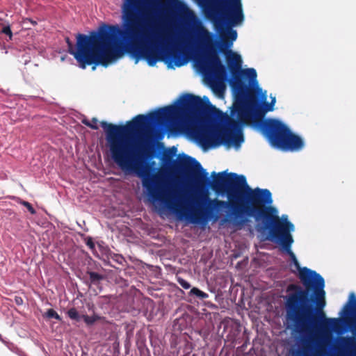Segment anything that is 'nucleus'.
I'll return each instance as SVG.
<instances>
[{
	"instance_id": "nucleus-25",
	"label": "nucleus",
	"mask_w": 356,
	"mask_h": 356,
	"mask_svg": "<svg viewBox=\"0 0 356 356\" xmlns=\"http://www.w3.org/2000/svg\"><path fill=\"white\" fill-rule=\"evenodd\" d=\"M20 204H22L23 206H24L31 214L35 213V210L34 209L33 206L29 202L22 200L20 202Z\"/></svg>"
},
{
	"instance_id": "nucleus-8",
	"label": "nucleus",
	"mask_w": 356,
	"mask_h": 356,
	"mask_svg": "<svg viewBox=\"0 0 356 356\" xmlns=\"http://www.w3.org/2000/svg\"><path fill=\"white\" fill-rule=\"evenodd\" d=\"M238 128V124L234 120L228 122L225 129L200 124L192 127L191 134L204 147H216L221 144L238 147L243 142V136L241 134H234L232 131Z\"/></svg>"
},
{
	"instance_id": "nucleus-39",
	"label": "nucleus",
	"mask_w": 356,
	"mask_h": 356,
	"mask_svg": "<svg viewBox=\"0 0 356 356\" xmlns=\"http://www.w3.org/2000/svg\"><path fill=\"white\" fill-rule=\"evenodd\" d=\"M192 356H195V355H193Z\"/></svg>"
},
{
	"instance_id": "nucleus-26",
	"label": "nucleus",
	"mask_w": 356,
	"mask_h": 356,
	"mask_svg": "<svg viewBox=\"0 0 356 356\" xmlns=\"http://www.w3.org/2000/svg\"><path fill=\"white\" fill-rule=\"evenodd\" d=\"M177 282L185 289H188L191 288V284L181 277H177Z\"/></svg>"
},
{
	"instance_id": "nucleus-27",
	"label": "nucleus",
	"mask_w": 356,
	"mask_h": 356,
	"mask_svg": "<svg viewBox=\"0 0 356 356\" xmlns=\"http://www.w3.org/2000/svg\"><path fill=\"white\" fill-rule=\"evenodd\" d=\"M86 243L90 250L95 249V245L91 237H88L86 239Z\"/></svg>"
},
{
	"instance_id": "nucleus-23",
	"label": "nucleus",
	"mask_w": 356,
	"mask_h": 356,
	"mask_svg": "<svg viewBox=\"0 0 356 356\" xmlns=\"http://www.w3.org/2000/svg\"><path fill=\"white\" fill-rule=\"evenodd\" d=\"M82 317H83L84 321L88 325H92L98 318V317L95 315V313H93V315H92L90 316H87V315H82Z\"/></svg>"
},
{
	"instance_id": "nucleus-18",
	"label": "nucleus",
	"mask_w": 356,
	"mask_h": 356,
	"mask_svg": "<svg viewBox=\"0 0 356 356\" xmlns=\"http://www.w3.org/2000/svg\"><path fill=\"white\" fill-rule=\"evenodd\" d=\"M89 275L90 282L92 284L98 285L102 280H104V275L99 274L96 272H88Z\"/></svg>"
},
{
	"instance_id": "nucleus-29",
	"label": "nucleus",
	"mask_w": 356,
	"mask_h": 356,
	"mask_svg": "<svg viewBox=\"0 0 356 356\" xmlns=\"http://www.w3.org/2000/svg\"><path fill=\"white\" fill-rule=\"evenodd\" d=\"M114 257L115 261H116L120 264H122V263L124 261V259L122 255L115 254Z\"/></svg>"
},
{
	"instance_id": "nucleus-22",
	"label": "nucleus",
	"mask_w": 356,
	"mask_h": 356,
	"mask_svg": "<svg viewBox=\"0 0 356 356\" xmlns=\"http://www.w3.org/2000/svg\"><path fill=\"white\" fill-rule=\"evenodd\" d=\"M0 33H3L6 36L8 37L7 41L11 40L13 38V33L10 29V25L3 26L1 29H0Z\"/></svg>"
},
{
	"instance_id": "nucleus-10",
	"label": "nucleus",
	"mask_w": 356,
	"mask_h": 356,
	"mask_svg": "<svg viewBox=\"0 0 356 356\" xmlns=\"http://www.w3.org/2000/svg\"><path fill=\"white\" fill-rule=\"evenodd\" d=\"M287 318L294 322L296 329L301 334L298 339V343L302 346H298L296 349L290 351L291 356H312L314 351V346L307 347L311 341V337L303 334L306 329L309 316L323 317L325 313H286Z\"/></svg>"
},
{
	"instance_id": "nucleus-35",
	"label": "nucleus",
	"mask_w": 356,
	"mask_h": 356,
	"mask_svg": "<svg viewBox=\"0 0 356 356\" xmlns=\"http://www.w3.org/2000/svg\"><path fill=\"white\" fill-rule=\"evenodd\" d=\"M33 24H36V22L31 20V19H29Z\"/></svg>"
},
{
	"instance_id": "nucleus-31",
	"label": "nucleus",
	"mask_w": 356,
	"mask_h": 356,
	"mask_svg": "<svg viewBox=\"0 0 356 356\" xmlns=\"http://www.w3.org/2000/svg\"><path fill=\"white\" fill-rule=\"evenodd\" d=\"M69 316L72 319H78L79 318L80 313H67Z\"/></svg>"
},
{
	"instance_id": "nucleus-13",
	"label": "nucleus",
	"mask_w": 356,
	"mask_h": 356,
	"mask_svg": "<svg viewBox=\"0 0 356 356\" xmlns=\"http://www.w3.org/2000/svg\"><path fill=\"white\" fill-rule=\"evenodd\" d=\"M304 147L303 140L290 130L278 149L283 151H300Z\"/></svg>"
},
{
	"instance_id": "nucleus-6",
	"label": "nucleus",
	"mask_w": 356,
	"mask_h": 356,
	"mask_svg": "<svg viewBox=\"0 0 356 356\" xmlns=\"http://www.w3.org/2000/svg\"><path fill=\"white\" fill-rule=\"evenodd\" d=\"M260 220L262 224H257V230L261 233L268 231L270 240L279 243L291 261H295L296 257L291 250L293 238L291 234L294 231V225L288 220L287 216L280 218L277 209L271 204L259 216Z\"/></svg>"
},
{
	"instance_id": "nucleus-37",
	"label": "nucleus",
	"mask_w": 356,
	"mask_h": 356,
	"mask_svg": "<svg viewBox=\"0 0 356 356\" xmlns=\"http://www.w3.org/2000/svg\"><path fill=\"white\" fill-rule=\"evenodd\" d=\"M47 312H55V311L53 309H47Z\"/></svg>"
},
{
	"instance_id": "nucleus-14",
	"label": "nucleus",
	"mask_w": 356,
	"mask_h": 356,
	"mask_svg": "<svg viewBox=\"0 0 356 356\" xmlns=\"http://www.w3.org/2000/svg\"><path fill=\"white\" fill-rule=\"evenodd\" d=\"M233 27L234 26H225L222 32H219L222 37V41L219 46L220 51L224 53L226 56L229 54V51H227V49L232 46L233 42L237 38V32L232 29Z\"/></svg>"
},
{
	"instance_id": "nucleus-17",
	"label": "nucleus",
	"mask_w": 356,
	"mask_h": 356,
	"mask_svg": "<svg viewBox=\"0 0 356 356\" xmlns=\"http://www.w3.org/2000/svg\"><path fill=\"white\" fill-rule=\"evenodd\" d=\"M340 312H356V294L355 292H350L348 294V299Z\"/></svg>"
},
{
	"instance_id": "nucleus-24",
	"label": "nucleus",
	"mask_w": 356,
	"mask_h": 356,
	"mask_svg": "<svg viewBox=\"0 0 356 356\" xmlns=\"http://www.w3.org/2000/svg\"><path fill=\"white\" fill-rule=\"evenodd\" d=\"M42 316L46 321H50L52 318H56L59 321L61 320V318L58 313H44Z\"/></svg>"
},
{
	"instance_id": "nucleus-30",
	"label": "nucleus",
	"mask_w": 356,
	"mask_h": 356,
	"mask_svg": "<svg viewBox=\"0 0 356 356\" xmlns=\"http://www.w3.org/2000/svg\"><path fill=\"white\" fill-rule=\"evenodd\" d=\"M273 102H270L269 104H266L265 106V110L266 111H271L273 110Z\"/></svg>"
},
{
	"instance_id": "nucleus-19",
	"label": "nucleus",
	"mask_w": 356,
	"mask_h": 356,
	"mask_svg": "<svg viewBox=\"0 0 356 356\" xmlns=\"http://www.w3.org/2000/svg\"><path fill=\"white\" fill-rule=\"evenodd\" d=\"M189 295L191 296H195L200 300H204L209 297V295L207 293H204V291L200 290L196 287H193L191 289Z\"/></svg>"
},
{
	"instance_id": "nucleus-4",
	"label": "nucleus",
	"mask_w": 356,
	"mask_h": 356,
	"mask_svg": "<svg viewBox=\"0 0 356 356\" xmlns=\"http://www.w3.org/2000/svg\"><path fill=\"white\" fill-rule=\"evenodd\" d=\"M300 282L289 284L283 296L285 312H324L326 305L325 280L302 273Z\"/></svg>"
},
{
	"instance_id": "nucleus-3",
	"label": "nucleus",
	"mask_w": 356,
	"mask_h": 356,
	"mask_svg": "<svg viewBox=\"0 0 356 356\" xmlns=\"http://www.w3.org/2000/svg\"><path fill=\"white\" fill-rule=\"evenodd\" d=\"M125 0H123L121 8ZM174 7L179 10H187L186 4L179 0H173ZM143 6L142 11H136V15L138 17L148 19V27L147 28V36L138 39L135 42L137 45H144L149 51H152L157 62L162 60L165 55L170 58L175 59V63L177 67L184 64L180 59V50L173 47L170 50H166L172 42V35L170 29L164 24L160 16L161 8L163 6L161 0H145ZM122 22L121 23V24Z\"/></svg>"
},
{
	"instance_id": "nucleus-28",
	"label": "nucleus",
	"mask_w": 356,
	"mask_h": 356,
	"mask_svg": "<svg viewBox=\"0 0 356 356\" xmlns=\"http://www.w3.org/2000/svg\"><path fill=\"white\" fill-rule=\"evenodd\" d=\"M115 297H113V296H110V297H107V296H104L102 298V302L103 303H109L111 302H113L114 300H115Z\"/></svg>"
},
{
	"instance_id": "nucleus-12",
	"label": "nucleus",
	"mask_w": 356,
	"mask_h": 356,
	"mask_svg": "<svg viewBox=\"0 0 356 356\" xmlns=\"http://www.w3.org/2000/svg\"><path fill=\"white\" fill-rule=\"evenodd\" d=\"M238 100L245 103L252 108H256L259 105V98L255 92L250 89L249 85H243L237 83L236 87L232 88Z\"/></svg>"
},
{
	"instance_id": "nucleus-16",
	"label": "nucleus",
	"mask_w": 356,
	"mask_h": 356,
	"mask_svg": "<svg viewBox=\"0 0 356 356\" xmlns=\"http://www.w3.org/2000/svg\"><path fill=\"white\" fill-rule=\"evenodd\" d=\"M290 270L292 273L296 274L300 280L302 272H305L307 274H309L312 275V277H315L316 279L323 278L319 273H316L315 270L308 268L307 267H300L299 261H298L297 258L295 259V261H291V263L290 264Z\"/></svg>"
},
{
	"instance_id": "nucleus-34",
	"label": "nucleus",
	"mask_w": 356,
	"mask_h": 356,
	"mask_svg": "<svg viewBox=\"0 0 356 356\" xmlns=\"http://www.w3.org/2000/svg\"><path fill=\"white\" fill-rule=\"evenodd\" d=\"M67 312H76L74 308L70 309Z\"/></svg>"
},
{
	"instance_id": "nucleus-2",
	"label": "nucleus",
	"mask_w": 356,
	"mask_h": 356,
	"mask_svg": "<svg viewBox=\"0 0 356 356\" xmlns=\"http://www.w3.org/2000/svg\"><path fill=\"white\" fill-rule=\"evenodd\" d=\"M145 0H125L122 6V24L108 25L104 24L97 30L92 31L89 35L78 33L76 47L68 38H65L68 52L85 69L88 65L102 64L106 66L108 63L121 58L128 53L136 59H144L149 66L157 63V58L145 46H138L135 42L147 36L148 19L136 16V11H142Z\"/></svg>"
},
{
	"instance_id": "nucleus-33",
	"label": "nucleus",
	"mask_w": 356,
	"mask_h": 356,
	"mask_svg": "<svg viewBox=\"0 0 356 356\" xmlns=\"http://www.w3.org/2000/svg\"><path fill=\"white\" fill-rule=\"evenodd\" d=\"M15 303L18 305H20L23 303V300L20 297H15Z\"/></svg>"
},
{
	"instance_id": "nucleus-21",
	"label": "nucleus",
	"mask_w": 356,
	"mask_h": 356,
	"mask_svg": "<svg viewBox=\"0 0 356 356\" xmlns=\"http://www.w3.org/2000/svg\"><path fill=\"white\" fill-rule=\"evenodd\" d=\"M81 122L92 129L97 130L99 129L97 125L98 120L96 118H92L91 122L88 119L84 118L81 120Z\"/></svg>"
},
{
	"instance_id": "nucleus-1",
	"label": "nucleus",
	"mask_w": 356,
	"mask_h": 356,
	"mask_svg": "<svg viewBox=\"0 0 356 356\" xmlns=\"http://www.w3.org/2000/svg\"><path fill=\"white\" fill-rule=\"evenodd\" d=\"M223 113L212 105L208 99H202L193 94H185L177 105L160 108L147 115H138L125 125H117L102 121L108 143L111 157L120 168L127 173H135L142 180V185L154 202H161L179 219H187L195 224L205 225L209 220L218 219V211L227 208L232 211L236 225L248 222L252 217L259 222V216L273 204L270 191L266 188H252L244 175L226 171L211 173L212 179L195 159L185 156L177 161L164 154L162 163H173L176 169L186 172L193 184L199 189L211 187L218 195H226L228 200H211L204 194L195 202L196 208L189 207L182 195L175 188L165 190L161 184L160 175L152 174L147 161L155 156L154 139L147 135L143 143L134 147L131 136L149 124H163L173 120H190L202 116L208 119H220Z\"/></svg>"
},
{
	"instance_id": "nucleus-5",
	"label": "nucleus",
	"mask_w": 356,
	"mask_h": 356,
	"mask_svg": "<svg viewBox=\"0 0 356 356\" xmlns=\"http://www.w3.org/2000/svg\"><path fill=\"white\" fill-rule=\"evenodd\" d=\"M191 33L195 44L207 49L204 58L198 63L200 71L209 79L212 86H218L225 79L227 72L213 49V35L195 16L192 21Z\"/></svg>"
},
{
	"instance_id": "nucleus-7",
	"label": "nucleus",
	"mask_w": 356,
	"mask_h": 356,
	"mask_svg": "<svg viewBox=\"0 0 356 356\" xmlns=\"http://www.w3.org/2000/svg\"><path fill=\"white\" fill-rule=\"evenodd\" d=\"M204 13L218 32L241 25L245 19L241 0H208Z\"/></svg>"
},
{
	"instance_id": "nucleus-32",
	"label": "nucleus",
	"mask_w": 356,
	"mask_h": 356,
	"mask_svg": "<svg viewBox=\"0 0 356 356\" xmlns=\"http://www.w3.org/2000/svg\"><path fill=\"white\" fill-rule=\"evenodd\" d=\"M340 316L347 317V316H356V313H339Z\"/></svg>"
},
{
	"instance_id": "nucleus-11",
	"label": "nucleus",
	"mask_w": 356,
	"mask_h": 356,
	"mask_svg": "<svg viewBox=\"0 0 356 356\" xmlns=\"http://www.w3.org/2000/svg\"><path fill=\"white\" fill-rule=\"evenodd\" d=\"M227 64L232 74L229 80L231 88L236 87L237 83L248 85L245 80L248 79L250 84L257 85V72L254 68L242 69V59L239 54L229 51L226 56Z\"/></svg>"
},
{
	"instance_id": "nucleus-38",
	"label": "nucleus",
	"mask_w": 356,
	"mask_h": 356,
	"mask_svg": "<svg viewBox=\"0 0 356 356\" xmlns=\"http://www.w3.org/2000/svg\"><path fill=\"white\" fill-rule=\"evenodd\" d=\"M147 300L148 302H151V300H150L149 298H148Z\"/></svg>"
},
{
	"instance_id": "nucleus-36",
	"label": "nucleus",
	"mask_w": 356,
	"mask_h": 356,
	"mask_svg": "<svg viewBox=\"0 0 356 356\" xmlns=\"http://www.w3.org/2000/svg\"><path fill=\"white\" fill-rule=\"evenodd\" d=\"M271 102H273V105L275 104V97L272 99Z\"/></svg>"
},
{
	"instance_id": "nucleus-20",
	"label": "nucleus",
	"mask_w": 356,
	"mask_h": 356,
	"mask_svg": "<svg viewBox=\"0 0 356 356\" xmlns=\"http://www.w3.org/2000/svg\"><path fill=\"white\" fill-rule=\"evenodd\" d=\"M234 323H236V322L230 318H225L223 319L218 326V330H220L222 327V332H225L229 326H232Z\"/></svg>"
},
{
	"instance_id": "nucleus-15",
	"label": "nucleus",
	"mask_w": 356,
	"mask_h": 356,
	"mask_svg": "<svg viewBox=\"0 0 356 356\" xmlns=\"http://www.w3.org/2000/svg\"><path fill=\"white\" fill-rule=\"evenodd\" d=\"M234 111L237 113L238 120L244 124H248L250 120L252 122L254 118L256 117V115L254 117L252 115L251 113L245 108L242 102H236L234 106ZM264 113V111H259L257 116H261Z\"/></svg>"
},
{
	"instance_id": "nucleus-9",
	"label": "nucleus",
	"mask_w": 356,
	"mask_h": 356,
	"mask_svg": "<svg viewBox=\"0 0 356 356\" xmlns=\"http://www.w3.org/2000/svg\"><path fill=\"white\" fill-rule=\"evenodd\" d=\"M261 116H256L252 121V126L258 129L274 147L279 148L285 137L290 131L289 128L277 119H264Z\"/></svg>"
}]
</instances>
